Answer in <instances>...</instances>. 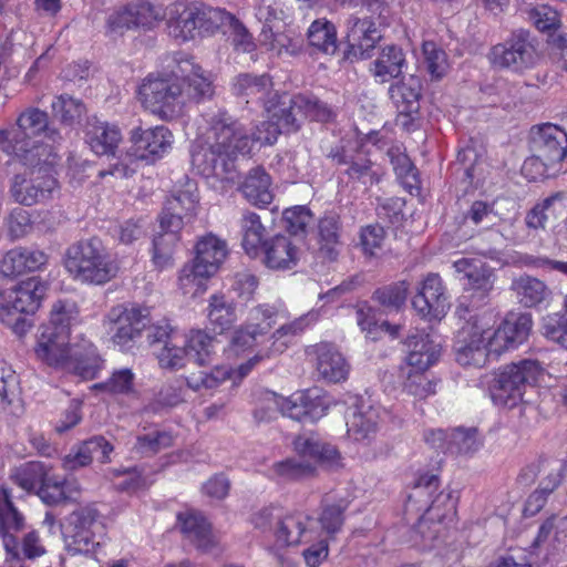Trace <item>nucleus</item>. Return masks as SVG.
<instances>
[{"label":"nucleus","mask_w":567,"mask_h":567,"mask_svg":"<svg viewBox=\"0 0 567 567\" xmlns=\"http://www.w3.org/2000/svg\"><path fill=\"white\" fill-rule=\"evenodd\" d=\"M297 95H284L272 102L270 121H264L250 135L227 112H219L210 121L204 141H197L192 150V165L203 176L223 177L236 171V162L251 151L257 142L271 145L281 133L297 132L303 120V109L297 107Z\"/></svg>","instance_id":"1"},{"label":"nucleus","mask_w":567,"mask_h":567,"mask_svg":"<svg viewBox=\"0 0 567 567\" xmlns=\"http://www.w3.org/2000/svg\"><path fill=\"white\" fill-rule=\"evenodd\" d=\"M198 205L197 184L185 177L176 185L158 215V228L151 249V262L155 270L163 271L173 267V254L181 240V230L194 216Z\"/></svg>","instance_id":"2"},{"label":"nucleus","mask_w":567,"mask_h":567,"mask_svg":"<svg viewBox=\"0 0 567 567\" xmlns=\"http://www.w3.org/2000/svg\"><path fill=\"white\" fill-rule=\"evenodd\" d=\"M42 134L53 144L62 140L60 132L49 126L48 114L30 107L19 115L16 126L0 132V146L4 153L12 155L22 165L35 166L42 161L48 162V157L43 156L53 154L51 147L35 140Z\"/></svg>","instance_id":"3"},{"label":"nucleus","mask_w":567,"mask_h":567,"mask_svg":"<svg viewBox=\"0 0 567 567\" xmlns=\"http://www.w3.org/2000/svg\"><path fill=\"white\" fill-rule=\"evenodd\" d=\"M293 450L299 457H288L271 466L274 476L281 482H299L317 475V466L312 462L329 468L342 466V457L338 449L323 442L318 434L298 435L293 440Z\"/></svg>","instance_id":"4"},{"label":"nucleus","mask_w":567,"mask_h":567,"mask_svg":"<svg viewBox=\"0 0 567 567\" xmlns=\"http://www.w3.org/2000/svg\"><path fill=\"white\" fill-rule=\"evenodd\" d=\"M250 523L255 529L274 538L269 550L275 555L278 549L313 539V532L310 528L313 520L303 512L284 513L281 508L270 505L256 511L250 516Z\"/></svg>","instance_id":"5"},{"label":"nucleus","mask_w":567,"mask_h":567,"mask_svg":"<svg viewBox=\"0 0 567 567\" xmlns=\"http://www.w3.org/2000/svg\"><path fill=\"white\" fill-rule=\"evenodd\" d=\"M64 267L75 279L93 285H104L118 272L117 260L97 237L70 245L64 254Z\"/></svg>","instance_id":"6"},{"label":"nucleus","mask_w":567,"mask_h":567,"mask_svg":"<svg viewBox=\"0 0 567 567\" xmlns=\"http://www.w3.org/2000/svg\"><path fill=\"white\" fill-rule=\"evenodd\" d=\"M224 19L229 18L223 9L178 0L168 7L167 27L173 38L186 42L216 33L223 27Z\"/></svg>","instance_id":"7"},{"label":"nucleus","mask_w":567,"mask_h":567,"mask_svg":"<svg viewBox=\"0 0 567 567\" xmlns=\"http://www.w3.org/2000/svg\"><path fill=\"white\" fill-rule=\"evenodd\" d=\"M227 254L225 240L214 234L200 237L195 246L194 259L185 264L179 272L178 281L184 293H203L206 280L217 272Z\"/></svg>","instance_id":"8"},{"label":"nucleus","mask_w":567,"mask_h":567,"mask_svg":"<svg viewBox=\"0 0 567 567\" xmlns=\"http://www.w3.org/2000/svg\"><path fill=\"white\" fill-rule=\"evenodd\" d=\"M544 373L545 369L538 360L524 359L505 365L489 385L493 402L497 405L515 406L523 400L525 389L535 386Z\"/></svg>","instance_id":"9"},{"label":"nucleus","mask_w":567,"mask_h":567,"mask_svg":"<svg viewBox=\"0 0 567 567\" xmlns=\"http://www.w3.org/2000/svg\"><path fill=\"white\" fill-rule=\"evenodd\" d=\"M45 157L48 162L42 161L35 166L24 165L29 172L14 176L11 193L18 203L31 206L50 199L56 190L58 182L52 174L55 154Z\"/></svg>","instance_id":"10"},{"label":"nucleus","mask_w":567,"mask_h":567,"mask_svg":"<svg viewBox=\"0 0 567 567\" xmlns=\"http://www.w3.org/2000/svg\"><path fill=\"white\" fill-rule=\"evenodd\" d=\"M488 60L495 66L514 72L530 69L537 60L535 39L528 30H515L504 42L492 47Z\"/></svg>","instance_id":"11"},{"label":"nucleus","mask_w":567,"mask_h":567,"mask_svg":"<svg viewBox=\"0 0 567 567\" xmlns=\"http://www.w3.org/2000/svg\"><path fill=\"white\" fill-rule=\"evenodd\" d=\"M327 156L334 164L347 166L343 173L349 181L365 190L378 185L384 175L382 166L373 162L367 153L359 148L336 146L331 148Z\"/></svg>","instance_id":"12"},{"label":"nucleus","mask_w":567,"mask_h":567,"mask_svg":"<svg viewBox=\"0 0 567 567\" xmlns=\"http://www.w3.org/2000/svg\"><path fill=\"white\" fill-rule=\"evenodd\" d=\"M214 338L203 330H192L184 348L165 347L156 353L161 368L176 370L187 361L203 367L210 362Z\"/></svg>","instance_id":"13"},{"label":"nucleus","mask_w":567,"mask_h":567,"mask_svg":"<svg viewBox=\"0 0 567 567\" xmlns=\"http://www.w3.org/2000/svg\"><path fill=\"white\" fill-rule=\"evenodd\" d=\"M492 330L467 322L457 334L454 343L455 359L461 365L483 367L489 354H495L491 347Z\"/></svg>","instance_id":"14"},{"label":"nucleus","mask_w":567,"mask_h":567,"mask_svg":"<svg viewBox=\"0 0 567 567\" xmlns=\"http://www.w3.org/2000/svg\"><path fill=\"white\" fill-rule=\"evenodd\" d=\"M529 147L532 156L527 158V165H533V162L539 159L560 168L567 155V133L550 123L534 126L530 131Z\"/></svg>","instance_id":"15"},{"label":"nucleus","mask_w":567,"mask_h":567,"mask_svg":"<svg viewBox=\"0 0 567 567\" xmlns=\"http://www.w3.org/2000/svg\"><path fill=\"white\" fill-rule=\"evenodd\" d=\"M142 310L140 307L127 308L123 305L113 307L104 319V328L113 342L123 351L131 350L142 331Z\"/></svg>","instance_id":"16"},{"label":"nucleus","mask_w":567,"mask_h":567,"mask_svg":"<svg viewBox=\"0 0 567 567\" xmlns=\"http://www.w3.org/2000/svg\"><path fill=\"white\" fill-rule=\"evenodd\" d=\"M382 38L381 30L371 17H350L344 59L350 62L370 59Z\"/></svg>","instance_id":"17"},{"label":"nucleus","mask_w":567,"mask_h":567,"mask_svg":"<svg viewBox=\"0 0 567 567\" xmlns=\"http://www.w3.org/2000/svg\"><path fill=\"white\" fill-rule=\"evenodd\" d=\"M421 92L422 81L415 75L403 78L389 89L390 99L398 110L396 124L408 131L413 130L415 116L420 112Z\"/></svg>","instance_id":"18"},{"label":"nucleus","mask_w":567,"mask_h":567,"mask_svg":"<svg viewBox=\"0 0 567 567\" xmlns=\"http://www.w3.org/2000/svg\"><path fill=\"white\" fill-rule=\"evenodd\" d=\"M97 516V509L87 505L73 511L66 517L64 540L69 553L75 555L91 550L94 537L92 526L95 524Z\"/></svg>","instance_id":"19"},{"label":"nucleus","mask_w":567,"mask_h":567,"mask_svg":"<svg viewBox=\"0 0 567 567\" xmlns=\"http://www.w3.org/2000/svg\"><path fill=\"white\" fill-rule=\"evenodd\" d=\"M318 377L328 383H340L348 379L350 364L339 349L330 342L308 347Z\"/></svg>","instance_id":"20"},{"label":"nucleus","mask_w":567,"mask_h":567,"mask_svg":"<svg viewBox=\"0 0 567 567\" xmlns=\"http://www.w3.org/2000/svg\"><path fill=\"white\" fill-rule=\"evenodd\" d=\"M530 313H508L502 324L492 331L491 347L495 355L509 349H515L525 342L532 331Z\"/></svg>","instance_id":"21"},{"label":"nucleus","mask_w":567,"mask_h":567,"mask_svg":"<svg viewBox=\"0 0 567 567\" xmlns=\"http://www.w3.org/2000/svg\"><path fill=\"white\" fill-rule=\"evenodd\" d=\"M275 404L279 405V412L284 416L299 422H315L321 419L328 410L326 400L312 390L288 398L278 396L275 399Z\"/></svg>","instance_id":"22"},{"label":"nucleus","mask_w":567,"mask_h":567,"mask_svg":"<svg viewBox=\"0 0 567 567\" xmlns=\"http://www.w3.org/2000/svg\"><path fill=\"white\" fill-rule=\"evenodd\" d=\"M260 252L262 264L271 270H291L300 259L299 243L285 234L265 239Z\"/></svg>","instance_id":"23"},{"label":"nucleus","mask_w":567,"mask_h":567,"mask_svg":"<svg viewBox=\"0 0 567 567\" xmlns=\"http://www.w3.org/2000/svg\"><path fill=\"white\" fill-rule=\"evenodd\" d=\"M412 307L424 318L440 319L445 315L447 302L439 275H427L412 299Z\"/></svg>","instance_id":"24"},{"label":"nucleus","mask_w":567,"mask_h":567,"mask_svg":"<svg viewBox=\"0 0 567 567\" xmlns=\"http://www.w3.org/2000/svg\"><path fill=\"white\" fill-rule=\"evenodd\" d=\"M113 446L103 436H92L82 443L74 445L62 458V467L65 471H78L92 463L94 458L101 463L110 462Z\"/></svg>","instance_id":"25"},{"label":"nucleus","mask_w":567,"mask_h":567,"mask_svg":"<svg viewBox=\"0 0 567 567\" xmlns=\"http://www.w3.org/2000/svg\"><path fill=\"white\" fill-rule=\"evenodd\" d=\"M183 99V84L174 73H150L144 79V100L153 105L172 106Z\"/></svg>","instance_id":"26"},{"label":"nucleus","mask_w":567,"mask_h":567,"mask_svg":"<svg viewBox=\"0 0 567 567\" xmlns=\"http://www.w3.org/2000/svg\"><path fill=\"white\" fill-rule=\"evenodd\" d=\"M381 420V409L369 401L355 404L351 416L347 421V433L357 442L370 444L377 436Z\"/></svg>","instance_id":"27"},{"label":"nucleus","mask_w":567,"mask_h":567,"mask_svg":"<svg viewBox=\"0 0 567 567\" xmlns=\"http://www.w3.org/2000/svg\"><path fill=\"white\" fill-rule=\"evenodd\" d=\"M405 346L406 361L412 369L427 370L441 354V343L435 334L416 332L408 337Z\"/></svg>","instance_id":"28"},{"label":"nucleus","mask_w":567,"mask_h":567,"mask_svg":"<svg viewBox=\"0 0 567 567\" xmlns=\"http://www.w3.org/2000/svg\"><path fill=\"white\" fill-rule=\"evenodd\" d=\"M70 336L63 332H55L41 327V332L35 347L37 357L49 365L64 369L70 358Z\"/></svg>","instance_id":"29"},{"label":"nucleus","mask_w":567,"mask_h":567,"mask_svg":"<svg viewBox=\"0 0 567 567\" xmlns=\"http://www.w3.org/2000/svg\"><path fill=\"white\" fill-rule=\"evenodd\" d=\"M234 92L237 96L246 99V102H256L265 106L267 112L271 111L269 104L277 93L272 90V81L268 74L241 73L236 76Z\"/></svg>","instance_id":"30"},{"label":"nucleus","mask_w":567,"mask_h":567,"mask_svg":"<svg viewBox=\"0 0 567 567\" xmlns=\"http://www.w3.org/2000/svg\"><path fill=\"white\" fill-rule=\"evenodd\" d=\"M70 358L64 369L72 371L83 379L91 380L97 377L103 367V360L99 355L94 344L85 339L70 348Z\"/></svg>","instance_id":"31"},{"label":"nucleus","mask_w":567,"mask_h":567,"mask_svg":"<svg viewBox=\"0 0 567 567\" xmlns=\"http://www.w3.org/2000/svg\"><path fill=\"white\" fill-rule=\"evenodd\" d=\"M456 272L463 274L467 280V289L473 290L480 298H486L494 288L493 269L481 260L462 258L454 261Z\"/></svg>","instance_id":"32"},{"label":"nucleus","mask_w":567,"mask_h":567,"mask_svg":"<svg viewBox=\"0 0 567 567\" xmlns=\"http://www.w3.org/2000/svg\"><path fill=\"white\" fill-rule=\"evenodd\" d=\"M181 528L185 537L198 549L209 553L217 545V538L210 524L199 513H185L178 515Z\"/></svg>","instance_id":"33"},{"label":"nucleus","mask_w":567,"mask_h":567,"mask_svg":"<svg viewBox=\"0 0 567 567\" xmlns=\"http://www.w3.org/2000/svg\"><path fill=\"white\" fill-rule=\"evenodd\" d=\"M122 140L116 125L102 122L93 116L86 124V141L96 155H114Z\"/></svg>","instance_id":"34"},{"label":"nucleus","mask_w":567,"mask_h":567,"mask_svg":"<svg viewBox=\"0 0 567 567\" xmlns=\"http://www.w3.org/2000/svg\"><path fill=\"white\" fill-rule=\"evenodd\" d=\"M406 65L405 53L396 44L382 48L378 58L372 62L370 71L381 83L399 78Z\"/></svg>","instance_id":"35"},{"label":"nucleus","mask_w":567,"mask_h":567,"mask_svg":"<svg viewBox=\"0 0 567 567\" xmlns=\"http://www.w3.org/2000/svg\"><path fill=\"white\" fill-rule=\"evenodd\" d=\"M509 289L524 308H536L550 296V290L544 281L528 275L514 278Z\"/></svg>","instance_id":"36"},{"label":"nucleus","mask_w":567,"mask_h":567,"mask_svg":"<svg viewBox=\"0 0 567 567\" xmlns=\"http://www.w3.org/2000/svg\"><path fill=\"white\" fill-rule=\"evenodd\" d=\"M239 189L244 197L255 206H267L274 199L271 177L261 167L250 169Z\"/></svg>","instance_id":"37"},{"label":"nucleus","mask_w":567,"mask_h":567,"mask_svg":"<svg viewBox=\"0 0 567 567\" xmlns=\"http://www.w3.org/2000/svg\"><path fill=\"white\" fill-rule=\"evenodd\" d=\"M50 472H52V466L43 462L31 461L14 467L10 473V478L21 489L38 495Z\"/></svg>","instance_id":"38"},{"label":"nucleus","mask_w":567,"mask_h":567,"mask_svg":"<svg viewBox=\"0 0 567 567\" xmlns=\"http://www.w3.org/2000/svg\"><path fill=\"white\" fill-rule=\"evenodd\" d=\"M563 193H555L536 204L526 215L528 228L545 229L549 223L556 221L565 210Z\"/></svg>","instance_id":"39"},{"label":"nucleus","mask_w":567,"mask_h":567,"mask_svg":"<svg viewBox=\"0 0 567 567\" xmlns=\"http://www.w3.org/2000/svg\"><path fill=\"white\" fill-rule=\"evenodd\" d=\"M45 286L35 277L22 281L14 290L12 308L17 313H34L45 293Z\"/></svg>","instance_id":"40"},{"label":"nucleus","mask_w":567,"mask_h":567,"mask_svg":"<svg viewBox=\"0 0 567 567\" xmlns=\"http://www.w3.org/2000/svg\"><path fill=\"white\" fill-rule=\"evenodd\" d=\"M266 228L255 212L244 210L240 218L241 246L250 257H257L264 243Z\"/></svg>","instance_id":"41"},{"label":"nucleus","mask_w":567,"mask_h":567,"mask_svg":"<svg viewBox=\"0 0 567 567\" xmlns=\"http://www.w3.org/2000/svg\"><path fill=\"white\" fill-rule=\"evenodd\" d=\"M309 44L324 54H334L338 49L337 30L326 19L315 20L308 29Z\"/></svg>","instance_id":"42"},{"label":"nucleus","mask_w":567,"mask_h":567,"mask_svg":"<svg viewBox=\"0 0 567 567\" xmlns=\"http://www.w3.org/2000/svg\"><path fill=\"white\" fill-rule=\"evenodd\" d=\"M173 135L164 126H155L144 131V162L153 164L168 152L172 145Z\"/></svg>","instance_id":"43"},{"label":"nucleus","mask_w":567,"mask_h":567,"mask_svg":"<svg viewBox=\"0 0 567 567\" xmlns=\"http://www.w3.org/2000/svg\"><path fill=\"white\" fill-rule=\"evenodd\" d=\"M142 14V3L133 0L121 10L111 13L106 20L107 34H123L126 30L137 28Z\"/></svg>","instance_id":"44"},{"label":"nucleus","mask_w":567,"mask_h":567,"mask_svg":"<svg viewBox=\"0 0 567 567\" xmlns=\"http://www.w3.org/2000/svg\"><path fill=\"white\" fill-rule=\"evenodd\" d=\"M313 215L307 206H295L285 209L282 221L288 235L297 243H302L308 228L313 224Z\"/></svg>","instance_id":"45"},{"label":"nucleus","mask_w":567,"mask_h":567,"mask_svg":"<svg viewBox=\"0 0 567 567\" xmlns=\"http://www.w3.org/2000/svg\"><path fill=\"white\" fill-rule=\"evenodd\" d=\"M482 443L476 427H455L449 432L447 452L472 455L480 450Z\"/></svg>","instance_id":"46"},{"label":"nucleus","mask_w":567,"mask_h":567,"mask_svg":"<svg viewBox=\"0 0 567 567\" xmlns=\"http://www.w3.org/2000/svg\"><path fill=\"white\" fill-rule=\"evenodd\" d=\"M410 284L406 280H400L378 288L372 300L378 302L386 311H399L406 301Z\"/></svg>","instance_id":"47"},{"label":"nucleus","mask_w":567,"mask_h":567,"mask_svg":"<svg viewBox=\"0 0 567 567\" xmlns=\"http://www.w3.org/2000/svg\"><path fill=\"white\" fill-rule=\"evenodd\" d=\"M208 320L218 333L229 329L236 320V312L233 302L225 296L214 295L209 299Z\"/></svg>","instance_id":"48"},{"label":"nucleus","mask_w":567,"mask_h":567,"mask_svg":"<svg viewBox=\"0 0 567 567\" xmlns=\"http://www.w3.org/2000/svg\"><path fill=\"white\" fill-rule=\"evenodd\" d=\"M318 233L321 243V251H324L329 259L337 257L336 246L340 238V220L334 213L326 214L319 219Z\"/></svg>","instance_id":"49"},{"label":"nucleus","mask_w":567,"mask_h":567,"mask_svg":"<svg viewBox=\"0 0 567 567\" xmlns=\"http://www.w3.org/2000/svg\"><path fill=\"white\" fill-rule=\"evenodd\" d=\"M181 82L183 84V97L186 96L189 101L198 103L214 95L213 83L203 75L199 66L194 68L193 73Z\"/></svg>","instance_id":"50"},{"label":"nucleus","mask_w":567,"mask_h":567,"mask_svg":"<svg viewBox=\"0 0 567 567\" xmlns=\"http://www.w3.org/2000/svg\"><path fill=\"white\" fill-rule=\"evenodd\" d=\"M173 329L166 318L154 321L150 313H144V332L153 353H156L165 347H168V338Z\"/></svg>","instance_id":"51"},{"label":"nucleus","mask_w":567,"mask_h":567,"mask_svg":"<svg viewBox=\"0 0 567 567\" xmlns=\"http://www.w3.org/2000/svg\"><path fill=\"white\" fill-rule=\"evenodd\" d=\"M51 107L53 116L65 125L74 124L85 113L84 104L68 94L56 96Z\"/></svg>","instance_id":"52"},{"label":"nucleus","mask_w":567,"mask_h":567,"mask_svg":"<svg viewBox=\"0 0 567 567\" xmlns=\"http://www.w3.org/2000/svg\"><path fill=\"white\" fill-rule=\"evenodd\" d=\"M297 107L303 109V118L329 123L336 118L334 110L313 95L297 94Z\"/></svg>","instance_id":"53"},{"label":"nucleus","mask_w":567,"mask_h":567,"mask_svg":"<svg viewBox=\"0 0 567 567\" xmlns=\"http://www.w3.org/2000/svg\"><path fill=\"white\" fill-rule=\"evenodd\" d=\"M228 18L223 20V27L219 30L224 34H228V40L234 49L247 53L254 51L255 43L248 30L230 13H228Z\"/></svg>","instance_id":"54"},{"label":"nucleus","mask_w":567,"mask_h":567,"mask_svg":"<svg viewBox=\"0 0 567 567\" xmlns=\"http://www.w3.org/2000/svg\"><path fill=\"white\" fill-rule=\"evenodd\" d=\"M141 140L142 134H140V127H137L132 136L133 145L125 152L120 162L113 165L109 174L130 177L140 169L142 154L140 153L138 142Z\"/></svg>","instance_id":"55"},{"label":"nucleus","mask_w":567,"mask_h":567,"mask_svg":"<svg viewBox=\"0 0 567 567\" xmlns=\"http://www.w3.org/2000/svg\"><path fill=\"white\" fill-rule=\"evenodd\" d=\"M386 155L390 158L394 173L404 185L412 187L417 183V168L400 146L390 147Z\"/></svg>","instance_id":"56"},{"label":"nucleus","mask_w":567,"mask_h":567,"mask_svg":"<svg viewBox=\"0 0 567 567\" xmlns=\"http://www.w3.org/2000/svg\"><path fill=\"white\" fill-rule=\"evenodd\" d=\"M348 508V502L341 499L333 504H323L321 514L318 518L322 530L332 538L339 533L344 523V512Z\"/></svg>","instance_id":"57"},{"label":"nucleus","mask_w":567,"mask_h":567,"mask_svg":"<svg viewBox=\"0 0 567 567\" xmlns=\"http://www.w3.org/2000/svg\"><path fill=\"white\" fill-rule=\"evenodd\" d=\"M540 333L548 341L567 349V315L557 312L545 316L540 322Z\"/></svg>","instance_id":"58"},{"label":"nucleus","mask_w":567,"mask_h":567,"mask_svg":"<svg viewBox=\"0 0 567 567\" xmlns=\"http://www.w3.org/2000/svg\"><path fill=\"white\" fill-rule=\"evenodd\" d=\"M76 315L78 311L73 302L59 300L52 307L49 323L42 327L55 332H61L63 329V332L70 336V327L72 321L76 318Z\"/></svg>","instance_id":"59"},{"label":"nucleus","mask_w":567,"mask_h":567,"mask_svg":"<svg viewBox=\"0 0 567 567\" xmlns=\"http://www.w3.org/2000/svg\"><path fill=\"white\" fill-rule=\"evenodd\" d=\"M24 527V517L11 501L9 489H0V533L4 529L21 530Z\"/></svg>","instance_id":"60"},{"label":"nucleus","mask_w":567,"mask_h":567,"mask_svg":"<svg viewBox=\"0 0 567 567\" xmlns=\"http://www.w3.org/2000/svg\"><path fill=\"white\" fill-rule=\"evenodd\" d=\"M424 371L413 369L409 372L403 383V391L417 400H424L436 391V383L430 380L424 374Z\"/></svg>","instance_id":"61"},{"label":"nucleus","mask_w":567,"mask_h":567,"mask_svg":"<svg viewBox=\"0 0 567 567\" xmlns=\"http://www.w3.org/2000/svg\"><path fill=\"white\" fill-rule=\"evenodd\" d=\"M422 52L427 72L433 79H441L447 69V55L445 51L433 41H424Z\"/></svg>","instance_id":"62"},{"label":"nucleus","mask_w":567,"mask_h":567,"mask_svg":"<svg viewBox=\"0 0 567 567\" xmlns=\"http://www.w3.org/2000/svg\"><path fill=\"white\" fill-rule=\"evenodd\" d=\"M134 374L130 369L114 371L104 382L92 385V390L110 394H127L133 389Z\"/></svg>","instance_id":"63"},{"label":"nucleus","mask_w":567,"mask_h":567,"mask_svg":"<svg viewBox=\"0 0 567 567\" xmlns=\"http://www.w3.org/2000/svg\"><path fill=\"white\" fill-rule=\"evenodd\" d=\"M305 327L306 323L303 318L281 324L269 338V341H271L269 353H282L288 347L290 339L301 332Z\"/></svg>","instance_id":"64"}]
</instances>
